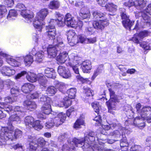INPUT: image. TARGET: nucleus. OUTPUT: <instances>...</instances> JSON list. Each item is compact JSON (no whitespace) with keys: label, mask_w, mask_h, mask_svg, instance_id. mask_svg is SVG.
<instances>
[{"label":"nucleus","mask_w":151,"mask_h":151,"mask_svg":"<svg viewBox=\"0 0 151 151\" xmlns=\"http://www.w3.org/2000/svg\"><path fill=\"white\" fill-rule=\"evenodd\" d=\"M73 18L74 17H72L70 14H67L65 15L64 19V21H65V24H66V25L71 24L70 22L73 20Z\"/></svg>","instance_id":"nucleus-44"},{"label":"nucleus","mask_w":151,"mask_h":151,"mask_svg":"<svg viewBox=\"0 0 151 151\" xmlns=\"http://www.w3.org/2000/svg\"><path fill=\"white\" fill-rule=\"evenodd\" d=\"M59 75L63 78L68 79L70 78L71 74L68 68L62 65L59 66L57 69Z\"/></svg>","instance_id":"nucleus-11"},{"label":"nucleus","mask_w":151,"mask_h":151,"mask_svg":"<svg viewBox=\"0 0 151 151\" xmlns=\"http://www.w3.org/2000/svg\"><path fill=\"white\" fill-rule=\"evenodd\" d=\"M53 114H55L57 116L53 119H52V122L54 123V125H55L57 127L61 124L64 122L66 117V115L62 112L59 113L53 112Z\"/></svg>","instance_id":"nucleus-10"},{"label":"nucleus","mask_w":151,"mask_h":151,"mask_svg":"<svg viewBox=\"0 0 151 151\" xmlns=\"http://www.w3.org/2000/svg\"><path fill=\"white\" fill-rule=\"evenodd\" d=\"M140 116L136 117L134 119V123L137 126L143 122L144 120H147L148 123H150L151 119V107L149 106H145L143 107L140 113Z\"/></svg>","instance_id":"nucleus-2"},{"label":"nucleus","mask_w":151,"mask_h":151,"mask_svg":"<svg viewBox=\"0 0 151 151\" xmlns=\"http://www.w3.org/2000/svg\"><path fill=\"white\" fill-rule=\"evenodd\" d=\"M81 67L84 73H88L91 69L92 66L91 61L89 60H86L83 62Z\"/></svg>","instance_id":"nucleus-17"},{"label":"nucleus","mask_w":151,"mask_h":151,"mask_svg":"<svg viewBox=\"0 0 151 151\" xmlns=\"http://www.w3.org/2000/svg\"><path fill=\"white\" fill-rule=\"evenodd\" d=\"M44 52L42 51L38 52L35 55L36 60L38 62H41L43 58Z\"/></svg>","instance_id":"nucleus-45"},{"label":"nucleus","mask_w":151,"mask_h":151,"mask_svg":"<svg viewBox=\"0 0 151 151\" xmlns=\"http://www.w3.org/2000/svg\"><path fill=\"white\" fill-rule=\"evenodd\" d=\"M22 135V132L19 129H16L14 133V136L15 139L20 138Z\"/></svg>","instance_id":"nucleus-58"},{"label":"nucleus","mask_w":151,"mask_h":151,"mask_svg":"<svg viewBox=\"0 0 151 151\" xmlns=\"http://www.w3.org/2000/svg\"><path fill=\"white\" fill-rule=\"evenodd\" d=\"M51 104H44L41 108V111L43 113L47 115L50 114L51 111Z\"/></svg>","instance_id":"nucleus-27"},{"label":"nucleus","mask_w":151,"mask_h":151,"mask_svg":"<svg viewBox=\"0 0 151 151\" xmlns=\"http://www.w3.org/2000/svg\"><path fill=\"white\" fill-rule=\"evenodd\" d=\"M45 76L49 78L54 79L56 77V73L52 68H47L44 70Z\"/></svg>","instance_id":"nucleus-21"},{"label":"nucleus","mask_w":151,"mask_h":151,"mask_svg":"<svg viewBox=\"0 0 151 151\" xmlns=\"http://www.w3.org/2000/svg\"><path fill=\"white\" fill-rule=\"evenodd\" d=\"M91 105L95 111L98 114L101 108V106L99 103L97 101H95L92 103Z\"/></svg>","instance_id":"nucleus-46"},{"label":"nucleus","mask_w":151,"mask_h":151,"mask_svg":"<svg viewBox=\"0 0 151 151\" xmlns=\"http://www.w3.org/2000/svg\"><path fill=\"white\" fill-rule=\"evenodd\" d=\"M95 133L93 132H87L85 134L84 138L78 139L74 138L72 140V144H74L76 147H82L84 151H115L112 149L104 148L102 146L95 145L92 147L90 145L95 140Z\"/></svg>","instance_id":"nucleus-1"},{"label":"nucleus","mask_w":151,"mask_h":151,"mask_svg":"<svg viewBox=\"0 0 151 151\" xmlns=\"http://www.w3.org/2000/svg\"><path fill=\"white\" fill-rule=\"evenodd\" d=\"M54 42L55 44V46L57 47H58V48L59 47H63L64 46V44L62 42V38L58 36V37Z\"/></svg>","instance_id":"nucleus-43"},{"label":"nucleus","mask_w":151,"mask_h":151,"mask_svg":"<svg viewBox=\"0 0 151 151\" xmlns=\"http://www.w3.org/2000/svg\"><path fill=\"white\" fill-rule=\"evenodd\" d=\"M93 29L92 27H86L85 30V34L87 35H90L93 34Z\"/></svg>","instance_id":"nucleus-57"},{"label":"nucleus","mask_w":151,"mask_h":151,"mask_svg":"<svg viewBox=\"0 0 151 151\" xmlns=\"http://www.w3.org/2000/svg\"><path fill=\"white\" fill-rule=\"evenodd\" d=\"M17 10L20 11V14L28 22H31L34 17L33 14L29 10L26 9V7L24 4L18 3L16 6Z\"/></svg>","instance_id":"nucleus-5"},{"label":"nucleus","mask_w":151,"mask_h":151,"mask_svg":"<svg viewBox=\"0 0 151 151\" xmlns=\"http://www.w3.org/2000/svg\"><path fill=\"white\" fill-rule=\"evenodd\" d=\"M0 132V145L5 144L6 141H12L15 139L14 133L12 131H9L7 127L2 129Z\"/></svg>","instance_id":"nucleus-4"},{"label":"nucleus","mask_w":151,"mask_h":151,"mask_svg":"<svg viewBox=\"0 0 151 151\" xmlns=\"http://www.w3.org/2000/svg\"><path fill=\"white\" fill-rule=\"evenodd\" d=\"M56 21L54 20V19H51L50 22V24L47 26L46 27V34L47 33H50L53 30H55V25L53 24V22Z\"/></svg>","instance_id":"nucleus-34"},{"label":"nucleus","mask_w":151,"mask_h":151,"mask_svg":"<svg viewBox=\"0 0 151 151\" xmlns=\"http://www.w3.org/2000/svg\"><path fill=\"white\" fill-rule=\"evenodd\" d=\"M92 24L94 28L102 30L105 26L108 25L109 23L108 20L106 19H100L98 21H94Z\"/></svg>","instance_id":"nucleus-14"},{"label":"nucleus","mask_w":151,"mask_h":151,"mask_svg":"<svg viewBox=\"0 0 151 151\" xmlns=\"http://www.w3.org/2000/svg\"><path fill=\"white\" fill-rule=\"evenodd\" d=\"M87 37L83 36L81 35H79L78 36H77V39H78V43L80 42L82 43H86V40H87Z\"/></svg>","instance_id":"nucleus-55"},{"label":"nucleus","mask_w":151,"mask_h":151,"mask_svg":"<svg viewBox=\"0 0 151 151\" xmlns=\"http://www.w3.org/2000/svg\"><path fill=\"white\" fill-rule=\"evenodd\" d=\"M102 128L103 129L102 132V134H104L107 135V134L106 132H104L105 130H108L110 129V127L109 125H102L101 126Z\"/></svg>","instance_id":"nucleus-60"},{"label":"nucleus","mask_w":151,"mask_h":151,"mask_svg":"<svg viewBox=\"0 0 151 151\" xmlns=\"http://www.w3.org/2000/svg\"><path fill=\"white\" fill-rule=\"evenodd\" d=\"M4 4L8 7L12 6L14 4V1L13 0H5Z\"/></svg>","instance_id":"nucleus-63"},{"label":"nucleus","mask_w":151,"mask_h":151,"mask_svg":"<svg viewBox=\"0 0 151 151\" xmlns=\"http://www.w3.org/2000/svg\"><path fill=\"white\" fill-rule=\"evenodd\" d=\"M35 88V86L30 83H25L22 86V91L25 93H29Z\"/></svg>","instance_id":"nucleus-19"},{"label":"nucleus","mask_w":151,"mask_h":151,"mask_svg":"<svg viewBox=\"0 0 151 151\" xmlns=\"http://www.w3.org/2000/svg\"><path fill=\"white\" fill-rule=\"evenodd\" d=\"M38 82L40 85L43 87H45L46 85L47 80L45 76H40L38 80Z\"/></svg>","instance_id":"nucleus-50"},{"label":"nucleus","mask_w":151,"mask_h":151,"mask_svg":"<svg viewBox=\"0 0 151 151\" xmlns=\"http://www.w3.org/2000/svg\"><path fill=\"white\" fill-rule=\"evenodd\" d=\"M116 100L110 99L108 101L106 102L108 111L112 114H114V110L116 109Z\"/></svg>","instance_id":"nucleus-18"},{"label":"nucleus","mask_w":151,"mask_h":151,"mask_svg":"<svg viewBox=\"0 0 151 151\" xmlns=\"http://www.w3.org/2000/svg\"><path fill=\"white\" fill-rule=\"evenodd\" d=\"M147 0H134V6L138 9H141L146 6Z\"/></svg>","instance_id":"nucleus-23"},{"label":"nucleus","mask_w":151,"mask_h":151,"mask_svg":"<svg viewBox=\"0 0 151 151\" xmlns=\"http://www.w3.org/2000/svg\"><path fill=\"white\" fill-rule=\"evenodd\" d=\"M56 35V31L55 30H53L52 32L50 33H47V35L50 39L54 40L55 38Z\"/></svg>","instance_id":"nucleus-56"},{"label":"nucleus","mask_w":151,"mask_h":151,"mask_svg":"<svg viewBox=\"0 0 151 151\" xmlns=\"http://www.w3.org/2000/svg\"><path fill=\"white\" fill-rule=\"evenodd\" d=\"M24 123L27 128L33 127L36 130L42 129L43 127L40 123V121L38 120L34 122V118L32 116L26 117L24 120Z\"/></svg>","instance_id":"nucleus-6"},{"label":"nucleus","mask_w":151,"mask_h":151,"mask_svg":"<svg viewBox=\"0 0 151 151\" xmlns=\"http://www.w3.org/2000/svg\"><path fill=\"white\" fill-rule=\"evenodd\" d=\"M79 15L83 19L89 18L90 16L89 10L86 7L83 8L80 11Z\"/></svg>","instance_id":"nucleus-22"},{"label":"nucleus","mask_w":151,"mask_h":151,"mask_svg":"<svg viewBox=\"0 0 151 151\" xmlns=\"http://www.w3.org/2000/svg\"><path fill=\"white\" fill-rule=\"evenodd\" d=\"M121 16L122 20H126L129 19V17L126 15L125 10L124 8H122L121 9Z\"/></svg>","instance_id":"nucleus-54"},{"label":"nucleus","mask_w":151,"mask_h":151,"mask_svg":"<svg viewBox=\"0 0 151 151\" xmlns=\"http://www.w3.org/2000/svg\"><path fill=\"white\" fill-rule=\"evenodd\" d=\"M37 145L40 147H43L46 144V141L42 137H40L37 139Z\"/></svg>","instance_id":"nucleus-52"},{"label":"nucleus","mask_w":151,"mask_h":151,"mask_svg":"<svg viewBox=\"0 0 151 151\" xmlns=\"http://www.w3.org/2000/svg\"><path fill=\"white\" fill-rule=\"evenodd\" d=\"M17 15L16 12L14 10H11L9 11V14L7 17L8 19H10V18H12V19L13 18V17H16Z\"/></svg>","instance_id":"nucleus-53"},{"label":"nucleus","mask_w":151,"mask_h":151,"mask_svg":"<svg viewBox=\"0 0 151 151\" xmlns=\"http://www.w3.org/2000/svg\"><path fill=\"white\" fill-rule=\"evenodd\" d=\"M148 32L147 31H144L141 32L138 35V37L140 38V39H142L144 37L148 35Z\"/></svg>","instance_id":"nucleus-59"},{"label":"nucleus","mask_w":151,"mask_h":151,"mask_svg":"<svg viewBox=\"0 0 151 151\" xmlns=\"http://www.w3.org/2000/svg\"><path fill=\"white\" fill-rule=\"evenodd\" d=\"M23 104L24 107L28 109H35L37 107V105L35 102L28 100L25 101Z\"/></svg>","instance_id":"nucleus-25"},{"label":"nucleus","mask_w":151,"mask_h":151,"mask_svg":"<svg viewBox=\"0 0 151 151\" xmlns=\"http://www.w3.org/2000/svg\"><path fill=\"white\" fill-rule=\"evenodd\" d=\"M68 40L69 45L73 46L78 43V40L77 39V36L73 30H69L68 33Z\"/></svg>","instance_id":"nucleus-13"},{"label":"nucleus","mask_w":151,"mask_h":151,"mask_svg":"<svg viewBox=\"0 0 151 151\" xmlns=\"http://www.w3.org/2000/svg\"><path fill=\"white\" fill-rule=\"evenodd\" d=\"M12 147L15 150L18 149L19 150V151H24L23 147L20 144L15 145L13 146Z\"/></svg>","instance_id":"nucleus-62"},{"label":"nucleus","mask_w":151,"mask_h":151,"mask_svg":"<svg viewBox=\"0 0 151 151\" xmlns=\"http://www.w3.org/2000/svg\"><path fill=\"white\" fill-rule=\"evenodd\" d=\"M134 21H131L129 19L122 20V23L124 26L127 29L131 30V27L134 23Z\"/></svg>","instance_id":"nucleus-37"},{"label":"nucleus","mask_w":151,"mask_h":151,"mask_svg":"<svg viewBox=\"0 0 151 151\" xmlns=\"http://www.w3.org/2000/svg\"><path fill=\"white\" fill-rule=\"evenodd\" d=\"M57 91L56 88L53 86H48L46 90L47 94L50 96H52L54 95Z\"/></svg>","instance_id":"nucleus-36"},{"label":"nucleus","mask_w":151,"mask_h":151,"mask_svg":"<svg viewBox=\"0 0 151 151\" xmlns=\"http://www.w3.org/2000/svg\"><path fill=\"white\" fill-rule=\"evenodd\" d=\"M84 119V117H81L77 119L74 124V128L77 129L80 128L81 125H84L85 124Z\"/></svg>","instance_id":"nucleus-32"},{"label":"nucleus","mask_w":151,"mask_h":151,"mask_svg":"<svg viewBox=\"0 0 151 151\" xmlns=\"http://www.w3.org/2000/svg\"><path fill=\"white\" fill-rule=\"evenodd\" d=\"M71 101L68 97H66L64 98L63 101L60 102V106L63 107L65 106V108H68L71 105Z\"/></svg>","instance_id":"nucleus-31"},{"label":"nucleus","mask_w":151,"mask_h":151,"mask_svg":"<svg viewBox=\"0 0 151 151\" xmlns=\"http://www.w3.org/2000/svg\"><path fill=\"white\" fill-rule=\"evenodd\" d=\"M151 14V4L147 6V8L144 12L139 13V14L141 15L145 22L149 24H151V17L148 16V14Z\"/></svg>","instance_id":"nucleus-12"},{"label":"nucleus","mask_w":151,"mask_h":151,"mask_svg":"<svg viewBox=\"0 0 151 151\" xmlns=\"http://www.w3.org/2000/svg\"><path fill=\"white\" fill-rule=\"evenodd\" d=\"M83 89L84 90L86 96H92L93 95V91L91 89L87 87L84 86Z\"/></svg>","instance_id":"nucleus-51"},{"label":"nucleus","mask_w":151,"mask_h":151,"mask_svg":"<svg viewBox=\"0 0 151 151\" xmlns=\"http://www.w3.org/2000/svg\"><path fill=\"white\" fill-rule=\"evenodd\" d=\"M129 145L127 140L125 139H122L120 140V145L121 147H127L129 146Z\"/></svg>","instance_id":"nucleus-61"},{"label":"nucleus","mask_w":151,"mask_h":151,"mask_svg":"<svg viewBox=\"0 0 151 151\" xmlns=\"http://www.w3.org/2000/svg\"><path fill=\"white\" fill-rule=\"evenodd\" d=\"M86 40V44H93L96 42V38L95 37L93 38H87Z\"/></svg>","instance_id":"nucleus-64"},{"label":"nucleus","mask_w":151,"mask_h":151,"mask_svg":"<svg viewBox=\"0 0 151 151\" xmlns=\"http://www.w3.org/2000/svg\"><path fill=\"white\" fill-rule=\"evenodd\" d=\"M37 76L35 74L30 73H28L26 76V78L29 81L31 82H34L37 80Z\"/></svg>","instance_id":"nucleus-39"},{"label":"nucleus","mask_w":151,"mask_h":151,"mask_svg":"<svg viewBox=\"0 0 151 151\" xmlns=\"http://www.w3.org/2000/svg\"><path fill=\"white\" fill-rule=\"evenodd\" d=\"M23 58L26 66H30L34 61L33 57L30 55H27Z\"/></svg>","instance_id":"nucleus-30"},{"label":"nucleus","mask_w":151,"mask_h":151,"mask_svg":"<svg viewBox=\"0 0 151 151\" xmlns=\"http://www.w3.org/2000/svg\"><path fill=\"white\" fill-rule=\"evenodd\" d=\"M48 13V10L47 9H41L37 13L35 21H33L34 27L37 29L39 31H41L44 24L43 21Z\"/></svg>","instance_id":"nucleus-3"},{"label":"nucleus","mask_w":151,"mask_h":151,"mask_svg":"<svg viewBox=\"0 0 151 151\" xmlns=\"http://www.w3.org/2000/svg\"><path fill=\"white\" fill-rule=\"evenodd\" d=\"M0 55L4 57H6L7 62L10 65L14 67L19 66L20 65V61L22 59V58H17V60L12 58H9L8 55L1 50H0Z\"/></svg>","instance_id":"nucleus-9"},{"label":"nucleus","mask_w":151,"mask_h":151,"mask_svg":"<svg viewBox=\"0 0 151 151\" xmlns=\"http://www.w3.org/2000/svg\"><path fill=\"white\" fill-rule=\"evenodd\" d=\"M109 91L110 93V99L114 100H116V102H119V99H121L120 98L118 99L117 96L116 95L115 92L111 88H109Z\"/></svg>","instance_id":"nucleus-47"},{"label":"nucleus","mask_w":151,"mask_h":151,"mask_svg":"<svg viewBox=\"0 0 151 151\" xmlns=\"http://www.w3.org/2000/svg\"><path fill=\"white\" fill-rule=\"evenodd\" d=\"M71 24H67V25L68 27H71L72 28H76L77 27L78 24H81V25H80V27H81L82 26V22L79 21L78 22L76 21L74 18L73 20L70 22Z\"/></svg>","instance_id":"nucleus-42"},{"label":"nucleus","mask_w":151,"mask_h":151,"mask_svg":"<svg viewBox=\"0 0 151 151\" xmlns=\"http://www.w3.org/2000/svg\"><path fill=\"white\" fill-rule=\"evenodd\" d=\"M60 6V3L58 0H53L50 1L48 5L49 8L51 9H56Z\"/></svg>","instance_id":"nucleus-29"},{"label":"nucleus","mask_w":151,"mask_h":151,"mask_svg":"<svg viewBox=\"0 0 151 151\" xmlns=\"http://www.w3.org/2000/svg\"><path fill=\"white\" fill-rule=\"evenodd\" d=\"M76 90L75 88H71L68 90L67 93L68 95V98L73 99L75 98L76 93Z\"/></svg>","instance_id":"nucleus-38"},{"label":"nucleus","mask_w":151,"mask_h":151,"mask_svg":"<svg viewBox=\"0 0 151 151\" xmlns=\"http://www.w3.org/2000/svg\"><path fill=\"white\" fill-rule=\"evenodd\" d=\"M22 117H21L20 115L16 114L12 115L10 117L9 119V121L11 122L12 121H16L19 122L21 121V118Z\"/></svg>","instance_id":"nucleus-40"},{"label":"nucleus","mask_w":151,"mask_h":151,"mask_svg":"<svg viewBox=\"0 0 151 151\" xmlns=\"http://www.w3.org/2000/svg\"><path fill=\"white\" fill-rule=\"evenodd\" d=\"M93 15L94 19L98 20L105 16L104 14L100 12L95 11L93 13Z\"/></svg>","instance_id":"nucleus-41"},{"label":"nucleus","mask_w":151,"mask_h":151,"mask_svg":"<svg viewBox=\"0 0 151 151\" xmlns=\"http://www.w3.org/2000/svg\"><path fill=\"white\" fill-rule=\"evenodd\" d=\"M68 58L69 60L68 62V65L72 68L75 73L79 74V68L77 65H78L79 63V58L74 53L70 54Z\"/></svg>","instance_id":"nucleus-7"},{"label":"nucleus","mask_w":151,"mask_h":151,"mask_svg":"<svg viewBox=\"0 0 151 151\" xmlns=\"http://www.w3.org/2000/svg\"><path fill=\"white\" fill-rule=\"evenodd\" d=\"M68 142L69 143L68 145L65 144L63 146L62 148L63 151H75V148L74 146H72L70 140H68Z\"/></svg>","instance_id":"nucleus-28"},{"label":"nucleus","mask_w":151,"mask_h":151,"mask_svg":"<svg viewBox=\"0 0 151 151\" xmlns=\"http://www.w3.org/2000/svg\"><path fill=\"white\" fill-rule=\"evenodd\" d=\"M125 130L124 129H122L121 128L119 129L118 130H116L114 131L113 132L109 133L108 135H111L113 137H114L116 138H121V132L122 133ZM122 136H123V134H122Z\"/></svg>","instance_id":"nucleus-26"},{"label":"nucleus","mask_w":151,"mask_h":151,"mask_svg":"<svg viewBox=\"0 0 151 151\" xmlns=\"http://www.w3.org/2000/svg\"><path fill=\"white\" fill-rule=\"evenodd\" d=\"M58 47L52 45H49L47 48L48 56L50 58H55L59 52Z\"/></svg>","instance_id":"nucleus-15"},{"label":"nucleus","mask_w":151,"mask_h":151,"mask_svg":"<svg viewBox=\"0 0 151 151\" xmlns=\"http://www.w3.org/2000/svg\"><path fill=\"white\" fill-rule=\"evenodd\" d=\"M40 101L42 102H45V103H51L52 101L50 98L47 96L42 95L40 98Z\"/></svg>","instance_id":"nucleus-49"},{"label":"nucleus","mask_w":151,"mask_h":151,"mask_svg":"<svg viewBox=\"0 0 151 151\" xmlns=\"http://www.w3.org/2000/svg\"><path fill=\"white\" fill-rule=\"evenodd\" d=\"M0 55L4 57H6L7 62L10 65L14 67L19 66L20 65V61L22 59V58H17V60L12 58H9L8 55L1 50H0Z\"/></svg>","instance_id":"nucleus-8"},{"label":"nucleus","mask_w":151,"mask_h":151,"mask_svg":"<svg viewBox=\"0 0 151 151\" xmlns=\"http://www.w3.org/2000/svg\"><path fill=\"white\" fill-rule=\"evenodd\" d=\"M68 58V53L66 52H60L56 57V60L59 63H64Z\"/></svg>","instance_id":"nucleus-20"},{"label":"nucleus","mask_w":151,"mask_h":151,"mask_svg":"<svg viewBox=\"0 0 151 151\" xmlns=\"http://www.w3.org/2000/svg\"><path fill=\"white\" fill-rule=\"evenodd\" d=\"M14 108V110L15 114L20 115L21 117H23L24 116V110L22 108L16 106Z\"/></svg>","instance_id":"nucleus-35"},{"label":"nucleus","mask_w":151,"mask_h":151,"mask_svg":"<svg viewBox=\"0 0 151 151\" xmlns=\"http://www.w3.org/2000/svg\"><path fill=\"white\" fill-rule=\"evenodd\" d=\"M54 20L56 21L53 22V24L55 25L56 24H57L59 26H63L65 24V21H64V19H63L62 17H60L57 19H54Z\"/></svg>","instance_id":"nucleus-48"},{"label":"nucleus","mask_w":151,"mask_h":151,"mask_svg":"<svg viewBox=\"0 0 151 151\" xmlns=\"http://www.w3.org/2000/svg\"><path fill=\"white\" fill-rule=\"evenodd\" d=\"M55 86L56 89H58L61 92L64 93L66 91L67 85L63 82L58 81H55Z\"/></svg>","instance_id":"nucleus-24"},{"label":"nucleus","mask_w":151,"mask_h":151,"mask_svg":"<svg viewBox=\"0 0 151 151\" xmlns=\"http://www.w3.org/2000/svg\"><path fill=\"white\" fill-rule=\"evenodd\" d=\"M0 71L3 76L8 77L13 75L15 73V71L14 70L11 69L7 66H4L1 68L0 69Z\"/></svg>","instance_id":"nucleus-16"},{"label":"nucleus","mask_w":151,"mask_h":151,"mask_svg":"<svg viewBox=\"0 0 151 151\" xmlns=\"http://www.w3.org/2000/svg\"><path fill=\"white\" fill-rule=\"evenodd\" d=\"M1 99L0 97V100ZM13 107L10 105H8L5 103H0V109H4L6 111L10 113V111H12Z\"/></svg>","instance_id":"nucleus-33"}]
</instances>
